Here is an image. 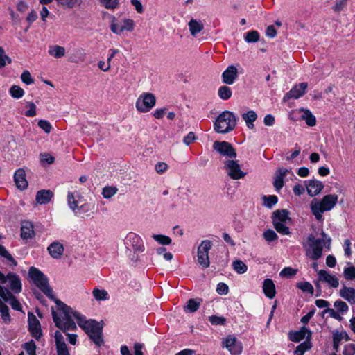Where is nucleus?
<instances>
[{"label": "nucleus", "mask_w": 355, "mask_h": 355, "mask_svg": "<svg viewBox=\"0 0 355 355\" xmlns=\"http://www.w3.org/2000/svg\"><path fill=\"white\" fill-rule=\"evenodd\" d=\"M57 311L52 309L53 321L60 329L63 331H74L76 325L73 319H76L78 326L88 335L89 338L97 346L103 344V327L94 320H86V318L62 302L55 300Z\"/></svg>", "instance_id": "obj_1"}, {"label": "nucleus", "mask_w": 355, "mask_h": 355, "mask_svg": "<svg viewBox=\"0 0 355 355\" xmlns=\"http://www.w3.org/2000/svg\"><path fill=\"white\" fill-rule=\"evenodd\" d=\"M322 239H316L313 234H311L308 236L306 241L302 243L306 255L313 260H318L321 257L323 246L330 248L331 239L324 232H322Z\"/></svg>", "instance_id": "obj_2"}, {"label": "nucleus", "mask_w": 355, "mask_h": 355, "mask_svg": "<svg viewBox=\"0 0 355 355\" xmlns=\"http://www.w3.org/2000/svg\"><path fill=\"white\" fill-rule=\"evenodd\" d=\"M338 201V196L335 194L326 195L321 200L313 199L310 205L312 214L316 220L322 221L324 217L322 213L330 211L334 208Z\"/></svg>", "instance_id": "obj_3"}, {"label": "nucleus", "mask_w": 355, "mask_h": 355, "mask_svg": "<svg viewBox=\"0 0 355 355\" xmlns=\"http://www.w3.org/2000/svg\"><path fill=\"white\" fill-rule=\"evenodd\" d=\"M237 117L230 111H224L217 117L214 123V130L218 133H227L234 129Z\"/></svg>", "instance_id": "obj_4"}, {"label": "nucleus", "mask_w": 355, "mask_h": 355, "mask_svg": "<svg viewBox=\"0 0 355 355\" xmlns=\"http://www.w3.org/2000/svg\"><path fill=\"white\" fill-rule=\"evenodd\" d=\"M29 275L34 284L49 298L54 299L53 291L48 284L46 276L35 267L29 269Z\"/></svg>", "instance_id": "obj_5"}, {"label": "nucleus", "mask_w": 355, "mask_h": 355, "mask_svg": "<svg viewBox=\"0 0 355 355\" xmlns=\"http://www.w3.org/2000/svg\"><path fill=\"white\" fill-rule=\"evenodd\" d=\"M29 275L34 284L49 298L54 299L53 291L48 284L46 276L35 267L29 269Z\"/></svg>", "instance_id": "obj_6"}, {"label": "nucleus", "mask_w": 355, "mask_h": 355, "mask_svg": "<svg viewBox=\"0 0 355 355\" xmlns=\"http://www.w3.org/2000/svg\"><path fill=\"white\" fill-rule=\"evenodd\" d=\"M156 98L152 93L141 94L136 101V108L140 112H149L155 105Z\"/></svg>", "instance_id": "obj_7"}, {"label": "nucleus", "mask_w": 355, "mask_h": 355, "mask_svg": "<svg viewBox=\"0 0 355 355\" xmlns=\"http://www.w3.org/2000/svg\"><path fill=\"white\" fill-rule=\"evenodd\" d=\"M8 281L11 292L17 294L21 291V282L18 275L13 272H8L6 276L0 271V284H6Z\"/></svg>", "instance_id": "obj_8"}, {"label": "nucleus", "mask_w": 355, "mask_h": 355, "mask_svg": "<svg viewBox=\"0 0 355 355\" xmlns=\"http://www.w3.org/2000/svg\"><path fill=\"white\" fill-rule=\"evenodd\" d=\"M124 243L127 249L132 250L135 253L142 252L145 250L142 239L135 233H128L124 240Z\"/></svg>", "instance_id": "obj_9"}, {"label": "nucleus", "mask_w": 355, "mask_h": 355, "mask_svg": "<svg viewBox=\"0 0 355 355\" xmlns=\"http://www.w3.org/2000/svg\"><path fill=\"white\" fill-rule=\"evenodd\" d=\"M223 347H226L232 355H239L243 349L241 342L233 335H228L223 340Z\"/></svg>", "instance_id": "obj_10"}, {"label": "nucleus", "mask_w": 355, "mask_h": 355, "mask_svg": "<svg viewBox=\"0 0 355 355\" xmlns=\"http://www.w3.org/2000/svg\"><path fill=\"white\" fill-rule=\"evenodd\" d=\"M83 198L78 194L76 193L75 195L73 192H68L67 195V202L69 208L74 212L77 213L78 211L82 210L85 211V203H83Z\"/></svg>", "instance_id": "obj_11"}, {"label": "nucleus", "mask_w": 355, "mask_h": 355, "mask_svg": "<svg viewBox=\"0 0 355 355\" xmlns=\"http://www.w3.org/2000/svg\"><path fill=\"white\" fill-rule=\"evenodd\" d=\"M213 148L223 156H226L230 158H235L236 157L234 148L227 141H216L214 143Z\"/></svg>", "instance_id": "obj_12"}, {"label": "nucleus", "mask_w": 355, "mask_h": 355, "mask_svg": "<svg viewBox=\"0 0 355 355\" xmlns=\"http://www.w3.org/2000/svg\"><path fill=\"white\" fill-rule=\"evenodd\" d=\"M28 329L31 335L35 338L38 340L39 338H40L42 334L39 320H37L36 316L33 313L31 312L28 313Z\"/></svg>", "instance_id": "obj_13"}, {"label": "nucleus", "mask_w": 355, "mask_h": 355, "mask_svg": "<svg viewBox=\"0 0 355 355\" xmlns=\"http://www.w3.org/2000/svg\"><path fill=\"white\" fill-rule=\"evenodd\" d=\"M228 175L231 178H244L247 173L241 169L237 161L227 160L225 165Z\"/></svg>", "instance_id": "obj_14"}, {"label": "nucleus", "mask_w": 355, "mask_h": 355, "mask_svg": "<svg viewBox=\"0 0 355 355\" xmlns=\"http://www.w3.org/2000/svg\"><path fill=\"white\" fill-rule=\"evenodd\" d=\"M306 83H301L299 85H295L288 92H287L284 98V101H288L291 98L297 99L302 96L305 94V90L307 88Z\"/></svg>", "instance_id": "obj_15"}, {"label": "nucleus", "mask_w": 355, "mask_h": 355, "mask_svg": "<svg viewBox=\"0 0 355 355\" xmlns=\"http://www.w3.org/2000/svg\"><path fill=\"white\" fill-rule=\"evenodd\" d=\"M318 281L326 282L330 287L337 288L339 285L338 279L324 270L318 271Z\"/></svg>", "instance_id": "obj_16"}, {"label": "nucleus", "mask_w": 355, "mask_h": 355, "mask_svg": "<svg viewBox=\"0 0 355 355\" xmlns=\"http://www.w3.org/2000/svg\"><path fill=\"white\" fill-rule=\"evenodd\" d=\"M289 338L293 342H300L304 338L306 340H311V331L303 327L299 331L290 332Z\"/></svg>", "instance_id": "obj_17"}, {"label": "nucleus", "mask_w": 355, "mask_h": 355, "mask_svg": "<svg viewBox=\"0 0 355 355\" xmlns=\"http://www.w3.org/2000/svg\"><path fill=\"white\" fill-rule=\"evenodd\" d=\"M237 76V69L234 66H229L222 73L223 82L227 85H232L234 83Z\"/></svg>", "instance_id": "obj_18"}, {"label": "nucleus", "mask_w": 355, "mask_h": 355, "mask_svg": "<svg viewBox=\"0 0 355 355\" xmlns=\"http://www.w3.org/2000/svg\"><path fill=\"white\" fill-rule=\"evenodd\" d=\"M50 255L54 259H60L64 252V246L58 241H54L47 248Z\"/></svg>", "instance_id": "obj_19"}, {"label": "nucleus", "mask_w": 355, "mask_h": 355, "mask_svg": "<svg viewBox=\"0 0 355 355\" xmlns=\"http://www.w3.org/2000/svg\"><path fill=\"white\" fill-rule=\"evenodd\" d=\"M322 188L323 184L317 179H311L306 185L307 192L311 196L318 194Z\"/></svg>", "instance_id": "obj_20"}, {"label": "nucleus", "mask_w": 355, "mask_h": 355, "mask_svg": "<svg viewBox=\"0 0 355 355\" xmlns=\"http://www.w3.org/2000/svg\"><path fill=\"white\" fill-rule=\"evenodd\" d=\"M340 296L351 304H355V289L352 287L343 286L339 292Z\"/></svg>", "instance_id": "obj_21"}, {"label": "nucleus", "mask_w": 355, "mask_h": 355, "mask_svg": "<svg viewBox=\"0 0 355 355\" xmlns=\"http://www.w3.org/2000/svg\"><path fill=\"white\" fill-rule=\"evenodd\" d=\"M53 196V193L51 190L42 189L37 191L35 200L39 204H47L50 202Z\"/></svg>", "instance_id": "obj_22"}, {"label": "nucleus", "mask_w": 355, "mask_h": 355, "mask_svg": "<svg viewBox=\"0 0 355 355\" xmlns=\"http://www.w3.org/2000/svg\"><path fill=\"white\" fill-rule=\"evenodd\" d=\"M263 291L268 298L272 299L275 297L276 294L275 286L272 279H266L263 281Z\"/></svg>", "instance_id": "obj_23"}, {"label": "nucleus", "mask_w": 355, "mask_h": 355, "mask_svg": "<svg viewBox=\"0 0 355 355\" xmlns=\"http://www.w3.org/2000/svg\"><path fill=\"white\" fill-rule=\"evenodd\" d=\"M272 223H287L291 220L288 216V211L286 209L277 210L272 214Z\"/></svg>", "instance_id": "obj_24"}, {"label": "nucleus", "mask_w": 355, "mask_h": 355, "mask_svg": "<svg viewBox=\"0 0 355 355\" xmlns=\"http://www.w3.org/2000/svg\"><path fill=\"white\" fill-rule=\"evenodd\" d=\"M34 235L33 225L30 222H24L21 227V236L23 239H28Z\"/></svg>", "instance_id": "obj_25"}, {"label": "nucleus", "mask_w": 355, "mask_h": 355, "mask_svg": "<svg viewBox=\"0 0 355 355\" xmlns=\"http://www.w3.org/2000/svg\"><path fill=\"white\" fill-rule=\"evenodd\" d=\"M301 113V119L306 121V123L311 127L315 125L316 119L315 116L307 109L301 108L299 110Z\"/></svg>", "instance_id": "obj_26"}, {"label": "nucleus", "mask_w": 355, "mask_h": 355, "mask_svg": "<svg viewBox=\"0 0 355 355\" xmlns=\"http://www.w3.org/2000/svg\"><path fill=\"white\" fill-rule=\"evenodd\" d=\"M243 119L245 121L247 127L250 129H252L254 128V122L257 119V114L253 110H250L246 113H243L242 114Z\"/></svg>", "instance_id": "obj_27"}, {"label": "nucleus", "mask_w": 355, "mask_h": 355, "mask_svg": "<svg viewBox=\"0 0 355 355\" xmlns=\"http://www.w3.org/2000/svg\"><path fill=\"white\" fill-rule=\"evenodd\" d=\"M202 301V300L200 298L189 300L187 302V305L184 306V311L189 313L196 311L199 309Z\"/></svg>", "instance_id": "obj_28"}, {"label": "nucleus", "mask_w": 355, "mask_h": 355, "mask_svg": "<svg viewBox=\"0 0 355 355\" xmlns=\"http://www.w3.org/2000/svg\"><path fill=\"white\" fill-rule=\"evenodd\" d=\"M188 26L191 34L193 36L200 33L204 28V25L201 21H197L196 19H193L190 20V21L188 24Z\"/></svg>", "instance_id": "obj_29"}, {"label": "nucleus", "mask_w": 355, "mask_h": 355, "mask_svg": "<svg viewBox=\"0 0 355 355\" xmlns=\"http://www.w3.org/2000/svg\"><path fill=\"white\" fill-rule=\"evenodd\" d=\"M3 300L6 302H9L14 310L19 311H22L21 303L17 300L11 291H10L9 296L7 295Z\"/></svg>", "instance_id": "obj_30"}, {"label": "nucleus", "mask_w": 355, "mask_h": 355, "mask_svg": "<svg viewBox=\"0 0 355 355\" xmlns=\"http://www.w3.org/2000/svg\"><path fill=\"white\" fill-rule=\"evenodd\" d=\"M48 52L51 56L60 58L65 55V49L58 45H53L49 46Z\"/></svg>", "instance_id": "obj_31"}, {"label": "nucleus", "mask_w": 355, "mask_h": 355, "mask_svg": "<svg viewBox=\"0 0 355 355\" xmlns=\"http://www.w3.org/2000/svg\"><path fill=\"white\" fill-rule=\"evenodd\" d=\"M344 338L347 340L349 339L348 335L345 331H336L334 333L333 343L334 349L338 351L340 343Z\"/></svg>", "instance_id": "obj_32"}, {"label": "nucleus", "mask_w": 355, "mask_h": 355, "mask_svg": "<svg viewBox=\"0 0 355 355\" xmlns=\"http://www.w3.org/2000/svg\"><path fill=\"white\" fill-rule=\"evenodd\" d=\"M110 28L112 33L117 35H121L124 31L121 21H117L114 17L110 22Z\"/></svg>", "instance_id": "obj_33"}, {"label": "nucleus", "mask_w": 355, "mask_h": 355, "mask_svg": "<svg viewBox=\"0 0 355 355\" xmlns=\"http://www.w3.org/2000/svg\"><path fill=\"white\" fill-rule=\"evenodd\" d=\"M311 347V340H305L296 347L294 353L295 355H303L304 352L310 349Z\"/></svg>", "instance_id": "obj_34"}, {"label": "nucleus", "mask_w": 355, "mask_h": 355, "mask_svg": "<svg viewBox=\"0 0 355 355\" xmlns=\"http://www.w3.org/2000/svg\"><path fill=\"white\" fill-rule=\"evenodd\" d=\"M118 192V188L114 186H106L102 189L101 194L105 199H110Z\"/></svg>", "instance_id": "obj_35"}, {"label": "nucleus", "mask_w": 355, "mask_h": 355, "mask_svg": "<svg viewBox=\"0 0 355 355\" xmlns=\"http://www.w3.org/2000/svg\"><path fill=\"white\" fill-rule=\"evenodd\" d=\"M94 297L98 300H107L109 298V294L105 289L94 288L92 291Z\"/></svg>", "instance_id": "obj_36"}, {"label": "nucleus", "mask_w": 355, "mask_h": 355, "mask_svg": "<svg viewBox=\"0 0 355 355\" xmlns=\"http://www.w3.org/2000/svg\"><path fill=\"white\" fill-rule=\"evenodd\" d=\"M152 237L155 241L163 245H170L172 242L169 236L163 234H153Z\"/></svg>", "instance_id": "obj_37"}, {"label": "nucleus", "mask_w": 355, "mask_h": 355, "mask_svg": "<svg viewBox=\"0 0 355 355\" xmlns=\"http://www.w3.org/2000/svg\"><path fill=\"white\" fill-rule=\"evenodd\" d=\"M218 96L220 98L223 100H227L229 99L232 96V90L231 89L227 86H221L218 89Z\"/></svg>", "instance_id": "obj_38"}, {"label": "nucleus", "mask_w": 355, "mask_h": 355, "mask_svg": "<svg viewBox=\"0 0 355 355\" xmlns=\"http://www.w3.org/2000/svg\"><path fill=\"white\" fill-rule=\"evenodd\" d=\"M0 256L6 259L12 266H17V261L12 257V256L8 252L6 248L1 245H0Z\"/></svg>", "instance_id": "obj_39"}, {"label": "nucleus", "mask_w": 355, "mask_h": 355, "mask_svg": "<svg viewBox=\"0 0 355 355\" xmlns=\"http://www.w3.org/2000/svg\"><path fill=\"white\" fill-rule=\"evenodd\" d=\"M212 246V243L210 241L205 240L202 241L198 248V254H209V251Z\"/></svg>", "instance_id": "obj_40"}, {"label": "nucleus", "mask_w": 355, "mask_h": 355, "mask_svg": "<svg viewBox=\"0 0 355 355\" xmlns=\"http://www.w3.org/2000/svg\"><path fill=\"white\" fill-rule=\"evenodd\" d=\"M233 268L239 274H243L247 271V266L241 260H236L232 263Z\"/></svg>", "instance_id": "obj_41"}, {"label": "nucleus", "mask_w": 355, "mask_h": 355, "mask_svg": "<svg viewBox=\"0 0 355 355\" xmlns=\"http://www.w3.org/2000/svg\"><path fill=\"white\" fill-rule=\"evenodd\" d=\"M334 305L339 314L340 313L343 315L344 313H347L349 310L347 304L345 302L341 300H336L334 302Z\"/></svg>", "instance_id": "obj_42"}, {"label": "nucleus", "mask_w": 355, "mask_h": 355, "mask_svg": "<svg viewBox=\"0 0 355 355\" xmlns=\"http://www.w3.org/2000/svg\"><path fill=\"white\" fill-rule=\"evenodd\" d=\"M287 223L276 222L273 223L275 230L280 234L288 235L290 234L289 228L286 225Z\"/></svg>", "instance_id": "obj_43"}, {"label": "nucleus", "mask_w": 355, "mask_h": 355, "mask_svg": "<svg viewBox=\"0 0 355 355\" xmlns=\"http://www.w3.org/2000/svg\"><path fill=\"white\" fill-rule=\"evenodd\" d=\"M10 95L15 98H20L24 94V91L22 88L17 85H12L10 89Z\"/></svg>", "instance_id": "obj_44"}, {"label": "nucleus", "mask_w": 355, "mask_h": 355, "mask_svg": "<svg viewBox=\"0 0 355 355\" xmlns=\"http://www.w3.org/2000/svg\"><path fill=\"white\" fill-rule=\"evenodd\" d=\"M263 200L264 206L272 208L277 202L278 198L276 196L273 195L268 196H264Z\"/></svg>", "instance_id": "obj_45"}, {"label": "nucleus", "mask_w": 355, "mask_h": 355, "mask_svg": "<svg viewBox=\"0 0 355 355\" xmlns=\"http://www.w3.org/2000/svg\"><path fill=\"white\" fill-rule=\"evenodd\" d=\"M0 314L2 320L5 323H8L10 321L11 318L9 313V309L7 305H1Z\"/></svg>", "instance_id": "obj_46"}, {"label": "nucleus", "mask_w": 355, "mask_h": 355, "mask_svg": "<svg viewBox=\"0 0 355 355\" xmlns=\"http://www.w3.org/2000/svg\"><path fill=\"white\" fill-rule=\"evenodd\" d=\"M297 272V269H294L291 267H286L280 272L279 275L282 277L291 278L295 276Z\"/></svg>", "instance_id": "obj_47"}, {"label": "nucleus", "mask_w": 355, "mask_h": 355, "mask_svg": "<svg viewBox=\"0 0 355 355\" xmlns=\"http://www.w3.org/2000/svg\"><path fill=\"white\" fill-rule=\"evenodd\" d=\"M198 262L202 268H206L209 266V255L207 254H198Z\"/></svg>", "instance_id": "obj_48"}, {"label": "nucleus", "mask_w": 355, "mask_h": 355, "mask_svg": "<svg viewBox=\"0 0 355 355\" xmlns=\"http://www.w3.org/2000/svg\"><path fill=\"white\" fill-rule=\"evenodd\" d=\"M102 5L107 9L114 10L119 7V0H100Z\"/></svg>", "instance_id": "obj_49"}, {"label": "nucleus", "mask_w": 355, "mask_h": 355, "mask_svg": "<svg viewBox=\"0 0 355 355\" xmlns=\"http://www.w3.org/2000/svg\"><path fill=\"white\" fill-rule=\"evenodd\" d=\"M245 40L247 42H256L259 40V34L256 31H251L246 33Z\"/></svg>", "instance_id": "obj_50"}, {"label": "nucleus", "mask_w": 355, "mask_h": 355, "mask_svg": "<svg viewBox=\"0 0 355 355\" xmlns=\"http://www.w3.org/2000/svg\"><path fill=\"white\" fill-rule=\"evenodd\" d=\"M297 287L304 292H308L311 294L313 293V287L311 284L308 282H299L297 284Z\"/></svg>", "instance_id": "obj_51"}, {"label": "nucleus", "mask_w": 355, "mask_h": 355, "mask_svg": "<svg viewBox=\"0 0 355 355\" xmlns=\"http://www.w3.org/2000/svg\"><path fill=\"white\" fill-rule=\"evenodd\" d=\"M12 60L6 53L2 47H0V68H3L6 65V63H11Z\"/></svg>", "instance_id": "obj_52"}, {"label": "nucleus", "mask_w": 355, "mask_h": 355, "mask_svg": "<svg viewBox=\"0 0 355 355\" xmlns=\"http://www.w3.org/2000/svg\"><path fill=\"white\" fill-rule=\"evenodd\" d=\"M343 275L346 279L352 280L355 279V267L349 266L344 268Z\"/></svg>", "instance_id": "obj_53"}, {"label": "nucleus", "mask_w": 355, "mask_h": 355, "mask_svg": "<svg viewBox=\"0 0 355 355\" xmlns=\"http://www.w3.org/2000/svg\"><path fill=\"white\" fill-rule=\"evenodd\" d=\"M263 238L268 242H272L277 239L278 236L272 230H268L263 232Z\"/></svg>", "instance_id": "obj_54"}, {"label": "nucleus", "mask_w": 355, "mask_h": 355, "mask_svg": "<svg viewBox=\"0 0 355 355\" xmlns=\"http://www.w3.org/2000/svg\"><path fill=\"white\" fill-rule=\"evenodd\" d=\"M209 321L213 325H224L226 322V319L223 316L212 315L209 317Z\"/></svg>", "instance_id": "obj_55"}, {"label": "nucleus", "mask_w": 355, "mask_h": 355, "mask_svg": "<svg viewBox=\"0 0 355 355\" xmlns=\"http://www.w3.org/2000/svg\"><path fill=\"white\" fill-rule=\"evenodd\" d=\"M24 348L28 355H36V345L33 341L26 343Z\"/></svg>", "instance_id": "obj_56"}, {"label": "nucleus", "mask_w": 355, "mask_h": 355, "mask_svg": "<svg viewBox=\"0 0 355 355\" xmlns=\"http://www.w3.org/2000/svg\"><path fill=\"white\" fill-rule=\"evenodd\" d=\"M124 31H132L135 28V22L131 19L121 20Z\"/></svg>", "instance_id": "obj_57"}, {"label": "nucleus", "mask_w": 355, "mask_h": 355, "mask_svg": "<svg viewBox=\"0 0 355 355\" xmlns=\"http://www.w3.org/2000/svg\"><path fill=\"white\" fill-rule=\"evenodd\" d=\"M287 175L294 176V174L289 169L279 168L277 170L275 178H284Z\"/></svg>", "instance_id": "obj_58"}, {"label": "nucleus", "mask_w": 355, "mask_h": 355, "mask_svg": "<svg viewBox=\"0 0 355 355\" xmlns=\"http://www.w3.org/2000/svg\"><path fill=\"white\" fill-rule=\"evenodd\" d=\"M38 126L42 128L46 133H49L52 128L51 123L46 120H40L38 121Z\"/></svg>", "instance_id": "obj_59"}, {"label": "nucleus", "mask_w": 355, "mask_h": 355, "mask_svg": "<svg viewBox=\"0 0 355 355\" xmlns=\"http://www.w3.org/2000/svg\"><path fill=\"white\" fill-rule=\"evenodd\" d=\"M21 79L26 85H30L34 82L33 78L31 77V75L29 71H24L21 76Z\"/></svg>", "instance_id": "obj_60"}, {"label": "nucleus", "mask_w": 355, "mask_h": 355, "mask_svg": "<svg viewBox=\"0 0 355 355\" xmlns=\"http://www.w3.org/2000/svg\"><path fill=\"white\" fill-rule=\"evenodd\" d=\"M343 355H354L355 354V345L353 343L347 344L345 346L343 352Z\"/></svg>", "instance_id": "obj_61"}, {"label": "nucleus", "mask_w": 355, "mask_h": 355, "mask_svg": "<svg viewBox=\"0 0 355 355\" xmlns=\"http://www.w3.org/2000/svg\"><path fill=\"white\" fill-rule=\"evenodd\" d=\"M15 185L20 190L26 189L28 187V182L26 179H14Z\"/></svg>", "instance_id": "obj_62"}, {"label": "nucleus", "mask_w": 355, "mask_h": 355, "mask_svg": "<svg viewBox=\"0 0 355 355\" xmlns=\"http://www.w3.org/2000/svg\"><path fill=\"white\" fill-rule=\"evenodd\" d=\"M216 291L220 295H226L229 291V288L227 284L220 282L217 285Z\"/></svg>", "instance_id": "obj_63"}, {"label": "nucleus", "mask_w": 355, "mask_h": 355, "mask_svg": "<svg viewBox=\"0 0 355 355\" xmlns=\"http://www.w3.org/2000/svg\"><path fill=\"white\" fill-rule=\"evenodd\" d=\"M58 355H69V352L66 344H61L56 346Z\"/></svg>", "instance_id": "obj_64"}]
</instances>
